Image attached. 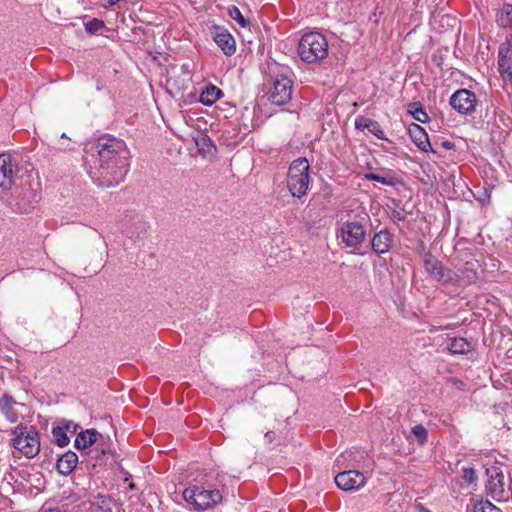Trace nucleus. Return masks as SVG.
I'll list each match as a JSON object with an SVG mask.
<instances>
[{
    "mask_svg": "<svg viewBox=\"0 0 512 512\" xmlns=\"http://www.w3.org/2000/svg\"><path fill=\"white\" fill-rule=\"evenodd\" d=\"M83 151L85 169L98 187L123 182L130 169V151L122 139L105 134L87 142Z\"/></svg>",
    "mask_w": 512,
    "mask_h": 512,
    "instance_id": "obj_1",
    "label": "nucleus"
},
{
    "mask_svg": "<svg viewBox=\"0 0 512 512\" xmlns=\"http://www.w3.org/2000/svg\"><path fill=\"white\" fill-rule=\"evenodd\" d=\"M30 178L31 175L17 167L11 155H0V187L4 190H13V207L19 213H28L33 204L38 202L39 196L32 188Z\"/></svg>",
    "mask_w": 512,
    "mask_h": 512,
    "instance_id": "obj_2",
    "label": "nucleus"
},
{
    "mask_svg": "<svg viewBox=\"0 0 512 512\" xmlns=\"http://www.w3.org/2000/svg\"><path fill=\"white\" fill-rule=\"evenodd\" d=\"M292 74V70L286 65L277 62L268 64L267 75L272 81V88L268 93L271 103L281 106L291 100L293 91Z\"/></svg>",
    "mask_w": 512,
    "mask_h": 512,
    "instance_id": "obj_3",
    "label": "nucleus"
},
{
    "mask_svg": "<svg viewBox=\"0 0 512 512\" xmlns=\"http://www.w3.org/2000/svg\"><path fill=\"white\" fill-rule=\"evenodd\" d=\"M297 51L303 62L318 63L328 55V41L318 32H307L299 40Z\"/></svg>",
    "mask_w": 512,
    "mask_h": 512,
    "instance_id": "obj_4",
    "label": "nucleus"
},
{
    "mask_svg": "<svg viewBox=\"0 0 512 512\" xmlns=\"http://www.w3.org/2000/svg\"><path fill=\"white\" fill-rule=\"evenodd\" d=\"M309 169V162L304 157H300L290 164L287 188L293 197L300 199L306 195L310 183Z\"/></svg>",
    "mask_w": 512,
    "mask_h": 512,
    "instance_id": "obj_5",
    "label": "nucleus"
},
{
    "mask_svg": "<svg viewBox=\"0 0 512 512\" xmlns=\"http://www.w3.org/2000/svg\"><path fill=\"white\" fill-rule=\"evenodd\" d=\"M12 432L15 437L11 440V445L25 457L33 458L39 453L40 438L36 427L19 424Z\"/></svg>",
    "mask_w": 512,
    "mask_h": 512,
    "instance_id": "obj_6",
    "label": "nucleus"
},
{
    "mask_svg": "<svg viewBox=\"0 0 512 512\" xmlns=\"http://www.w3.org/2000/svg\"><path fill=\"white\" fill-rule=\"evenodd\" d=\"M370 217L366 212H361L353 219L347 220L341 227L342 242L350 248H357L366 239V224Z\"/></svg>",
    "mask_w": 512,
    "mask_h": 512,
    "instance_id": "obj_7",
    "label": "nucleus"
},
{
    "mask_svg": "<svg viewBox=\"0 0 512 512\" xmlns=\"http://www.w3.org/2000/svg\"><path fill=\"white\" fill-rule=\"evenodd\" d=\"M184 500L193 505L197 511H205L219 504L222 499V493L218 489H206L200 486L187 487L183 491Z\"/></svg>",
    "mask_w": 512,
    "mask_h": 512,
    "instance_id": "obj_8",
    "label": "nucleus"
},
{
    "mask_svg": "<svg viewBox=\"0 0 512 512\" xmlns=\"http://www.w3.org/2000/svg\"><path fill=\"white\" fill-rule=\"evenodd\" d=\"M123 234L134 244L142 243L147 236L149 224L134 211L125 213L121 220Z\"/></svg>",
    "mask_w": 512,
    "mask_h": 512,
    "instance_id": "obj_9",
    "label": "nucleus"
},
{
    "mask_svg": "<svg viewBox=\"0 0 512 512\" xmlns=\"http://www.w3.org/2000/svg\"><path fill=\"white\" fill-rule=\"evenodd\" d=\"M423 265L425 271L439 284L447 285L457 282V275L451 269L444 267L432 253H425Z\"/></svg>",
    "mask_w": 512,
    "mask_h": 512,
    "instance_id": "obj_10",
    "label": "nucleus"
},
{
    "mask_svg": "<svg viewBox=\"0 0 512 512\" xmlns=\"http://www.w3.org/2000/svg\"><path fill=\"white\" fill-rule=\"evenodd\" d=\"M449 104L461 115H472L476 111L478 99L476 94L468 89L456 90L449 99Z\"/></svg>",
    "mask_w": 512,
    "mask_h": 512,
    "instance_id": "obj_11",
    "label": "nucleus"
},
{
    "mask_svg": "<svg viewBox=\"0 0 512 512\" xmlns=\"http://www.w3.org/2000/svg\"><path fill=\"white\" fill-rule=\"evenodd\" d=\"M488 480L486 483L487 493L496 501L508 499V494L504 489V474L498 467H491L486 470Z\"/></svg>",
    "mask_w": 512,
    "mask_h": 512,
    "instance_id": "obj_12",
    "label": "nucleus"
},
{
    "mask_svg": "<svg viewBox=\"0 0 512 512\" xmlns=\"http://www.w3.org/2000/svg\"><path fill=\"white\" fill-rule=\"evenodd\" d=\"M497 64L504 83L512 86V38L499 46Z\"/></svg>",
    "mask_w": 512,
    "mask_h": 512,
    "instance_id": "obj_13",
    "label": "nucleus"
},
{
    "mask_svg": "<svg viewBox=\"0 0 512 512\" xmlns=\"http://www.w3.org/2000/svg\"><path fill=\"white\" fill-rule=\"evenodd\" d=\"M367 482V477L358 470H347L335 476L337 487L343 491H356L362 488Z\"/></svg>",
    "mask_w": 512,
    "mask_h": 512,
    "instance_id": "obj_14",
    "label": "nucleus"
},
{
    "mask_svg": "<svg viewBox=\"0 0 512 512\" xmlns=\"http://www.w3.org/2000/svg\"><path fill=\"white\" fill-rule=\"evenodd\" d=\"M408 133L412 140V142L423 152L431 151L435 153L432 149L428 134L426 131L416 123H412L408 127Z\"/></svg>",
    "mask_w": 512,
    "mask_h": 512,
    "instance_id": "obj_15",
    "label": "nucleus"
},
{
    "mask_svg": "<svg viewBox=\"0 0 512 512\" xmlns=\"http://www.w3.org/2000/svg\"><path fill=\"white\" fill-rule=\"evenodd\" d=\"M213 39L218 47L227 56H231L236 51V42L233 36L225 29L216 28Z\"/></svg>",
    "mask_w": 512,
    "mask_h": 512,
    "instance_id": "obj_16",
    "label": "nucleus"
},
{
    "mask_svg": "<svg viewBox=\"0 0 512 512\" xmlns=\"http://www.w3.org/2000/svg\"><path fill=\"white\" fill-rule=\"evenodd\" d=\"M392 243L393 238L391 233L387 229H384L374 234L371 240V247L376 254L380 255L387 253Z\"/></svg>",
    "mask_w": 512,
    "mask_h": 512,
    "instance_id": "obj_17",
    "label": "nucleus"
},
{
    "mask_svg": "<svg viewBox=\"0 0 512 512\" xmlns=\"http://www.w3.org/2000/svg\"><path fill=\"white\" fill-rule=\"evenodd\" d=\"M99 439L104 440L103 435L98 433L95 429H87L78 433L74 446L78 450H84L94 444H99Z\"/></svg>",
    "mask_w": 512,
    "mask_h": 512,
    "instance_id": "obj_18",
    "label": "nucleus"
},
{
    "mask_svg": "<svg viewBox=\"0 0 512 512\" xmlns=\"http://www.w3.org/2000/svg\"><path fill=\"white\" fill-rule=\"evenodd\" d=\"M78 456L74 451H67L57 459L56 469L62 475H69L77 466Z\"/></svg>",
    "mask_w": 512,
    "mask_h": 512,
    "instance_id": "obj_19",
    "label": "nucleus"
},
{
    "mask_svg": "<svg viewBox=\"0 0 512 512\" xmlns=\"http://www.w3.org/2000/svg\"><path fill=\"white\" fill-rule=\"evenodd\" d=\"M91 512H120L115 501L109 497L98 494L91 503Z\"/></svg>",
    "mask_w": 512,
    "mask_h": 512,
    "instance_id": "obj_20",
    "label": "nucleus"
},
{
    "mask_svg": "<svg viewBox=\"0 0 512 512\" xmlns=\"http://www.w3.org/2000/svg\"><path fill=\"white\" fill-rule=\"evenodd\" d=\"M193 140L198 149V152L203 156L211 155L216 151V147L213 144L211 138L204 132L198 131Z\"/></svg>",
    "mask_w": 512,
    "mask_h": 512,
    "instance_id": "obj_21",
    "label": "nucleus"
},
{
    "mask_svg": "<svg viewBox=\"0 0 512 512\" xmlns=\"http://www.w3.org/2000/svg\"><path fill=\"white\" fill-rule=\"evenodd\" d=\"M447 349L453 355L460 354L464 355L469 353L473 349V345L470 341L463 337H455L450 339Z\"/></svg>",
    "mask_w": 512,
    "mask_h": 512,
    "instance_id": "obj_22",
    "label": "nucleus"
},
{
    "mask_svg": "<svg viewBox=\"0 0 512 512\" xmlns=\"http://www.w3.org/2000/svg\"><path fill=\"white\" fill-rule=\"evenodd\" d=\"M223 92L214 85L207 86L199 96V102L204 106L213 105L221 96Z\"/></svg>",
    "mask_w": 512,
    "mask_h": 512,
    "instance_id": "obj_23",
    "label": "nucleus"
},
{
    "mask_svg": "<svg viewBox=\"0 0 512 512\" xmlns=\"http://www.w3.org/2000/svg\"><path fill=\"white\" fill-rule=\"evenodd\" d=\"M496 22L499 26L507 28L512 26V5L504 4L497 13Z\"/></svg>",
    "mask_w": 512,
    "mask_h": 512,
    "instance_id": "obj_24",
    "label": "nucleus"
},
{
    "mask_svg": "<svg viewBox=\"0 0 512 512\" xmlns=\"http://www.w3.org/2000/svg\"><path fill=\"white\" fill-rule=\"evenodd\" d=\"M408 112L413 116V118L420 123H427L430 121V117L423 109V106L420 102H412L408 105Z\"/></svg>",
    "mask_w": 512,
    "mask_h": 512,
    "instance_id": "obj_25",
    "label": "nucleus"
},
{
    "mask_svg": "<svg viewBox=\"0 0 512 512\" xmlns=\"http://www.w3.org/2000/svg\"><path fill=\"white\" fill-rule=\"evenodd\" d=\"M52 435L54 443L59 447H65L70 442L67 432L62 428L59 422L55 426H53Z\"/></svg>",
    "mask_w": 512,
    "mask_h": 512,
    "instance_id": "obj_26",
    "label": "nucleus"
},
{
    "mask_svg": "<svg viewBox=\"0 0 512 512\" xmlns=\"http://www.w3.org/2000/svg\"><path fill=\"white\" fill-rule=\"evenodd\" d=\"M461 279L466 285L474 283L477 279V270L473 262H466L462 269Z\"/></svg>",
    "mask_w": 512,
    "mask_h": 512,
    "instance_id": "obj_27",
    "label": "nucleus"
},
{
    "mask_svg": "<svg viewBox=\"0 0 512 512\" xmlns=\"http://www.w3.org/2000/svg\"><path fill=\"white\" fill-rule=\"evenodd\" d=\"M473 512H502V510L489 500H480L474 504Z\"/></svg>",
    "mask_w": 512,
    "mask_h": 512,
    "instance_id": "obj_28",
    "label": "nucleus"
},
{
    "mask_svg": "<svg viewBox=\"0 0 512 512\" xmlns=\"http://www.w3.org/2000/svg\"><path fill=\"white\" fill-rule=\"evenodd\" d=\"M412 434L415 436L419 444L423 445L427 442L428 431L422 424L415 425L412 428Z\"/></svg>",
    "mask_w": 512,
    "mask_h": 512,
    "instance_id": "obj_29",
    "label": "nucleus"
},
{
    "mask_svg": "<svg viewBox=\"0 0 512 512\" xmlns=\"http://www.w3.org/2000/svg\"><path fill=\"white\" fill-rule=\"evenodd\" d=\"M228 15L230 16V18L235 20L241 27L244 28L248 25L247 20L244 18V16L242 15V13L238 7H236V6L230 7L228 9Z\"/></svg>",
    "mask_w": 512,
    "mask_h": 512,
    "instance_id": "obj_30",
    "label": "nucleus"
},
{
    "mask_svg": "<svg viewBox=\"0 0 512 512\" xmlns=\"http://www.w3.org/2000/svg\"><path fill=\"white\" fill-rule=\"evenodd\" d=\"M105 24L102 20L93 18L85 23V30L90 34H96L102 28H104Z\"/></svg>",
    "mask_w": 512,
    "mask_h": 512,
    "instance_id": "obj_31",
    "label": "nucleus"
},
{
    "mask_svg": "<svg viewBox=\"0 0 512 512\" xmlns=\"http://www.w3.org/2000/svg\"><path fill=\"white\" fill-rule=\"evenodd\" d=\"M374 121L375 120H373V119L359 115L355 119V128L357 130H361V131H363L365 129L369 130L371 128V125H374Z\"/></svg>",
    "mask_w": 512,
    "mask_h": 512,
    "instance_id": "obj_32",
    "label": "nucleus"
},
{
    "mask_svg": "<svg viewBox=\"0 0 512 512\" xmlns=\"http://www.w3.org/2000/svg\"><path fill=\"white\" fill-rule=\"evenodd\" d=\"M58 422L62 426V428L67 432V434H75L77 433V430L80 428L79 424L71 420L62 419Z\"/></svg>",
    "mask_w": 512,
    "mask_h": 512,
    "instance_id": "obj_33",
    "label": "nucleus"
},
{
    "mask_svg": "<svg viewBox=\"0 0 512 512\" xmlns=\"http://www.w3.org/2000/svg\"><path fill=\"white\" fill-rule=\"evenodd\" d=\"M15 403L12 397L8 395H4L0 401L1 410L8 416L10 410L12 409V405Z\"/></svg>",
    "mask_w": 512,
    "mask_h": 512,
    "instance_id": "obj_34",
    "label": "nucleus"
},
{
    "mask_svg": "<svg viewBox=\"0 0 512 512\" xmlns=\"http://www.w3.org/2000/svg\"><path fill=\"white\" fill-rule=\"evenodd\" d=\"M377 182L383 185L395 186L400 183V180L396 176L388 174L386 176L379 175Z\"/></svg>",
    "mask_w": 512,
    "mask_h": 512,
    "instance_id": "obj_35",
    "label": "nucleus"
},
{
    "mask_svg": "<svg viewBox=\"0 0 512 512\" xmlns=\"http://www.w3.org/2000/svg\"><path fill=\"white\" fill-rule=\"evenodd\" d=\"M369 132L380 140L391 142L388 138H386L384 131L381 129L377 121H374V125H371Z\"/></svg>",
    "mask_w": 512,
    "mask_h": 512,
    "instance_id": "obj_36",
    "label": "nucleus"
},
{
    "mask_svg": "<svg viewBox=\"0 0 512 512\" xmlns=\"http://www.w3.org/2000/svg\"><path fill=\"white\" fill-rule=\"evenodd\" d=\"M462 472L463 479L467 484H472L477 478L476 472L473 468H463Z\"/></svg>",
    "mask_w": 512,
    "mask_h": 512,
    "instance_id": "obj_37",
    "label": "nucleus"
},
{
    "mask_svg": "<svg viewBox=\"0 0 512 512\" xmlns=\"http://www.w3.org/2000/svg\"><path fill=\"white\" fill-rule=\"evenodd\" d=\"M110 439L107 438L104 440H101L99 439V444H96V449L98 450V448H100V451H101V454H106V453H110L111 449H110Z\"/></svg>",
    "mask_w": 512,
    "mask_h": 512,
    "instance_id": "obj_38",
    "label": "nucleus"
},
{
    "mask_svg": "<svg viewBox=\"0 0 512 512\" xmlns=\"http://www.w3.org/2000/svg\"><path fill=\"white\" fill-rule=\"evenodd\" d=\"M406 215H407V212L404 208L394 209L391 212L392 219L398 220V221H405Z\"/></svg>",
    "mask_w": 512,
    "mask_h": 512,
    "instance_id": "obj_39",
    "label": "nucleus"
},
{
    "mask_svg": "<svg viewBox=\"0 0 512 512\" xmlns=\"http://www.w3.org/2000/svg\"><path fill=\"white\" fill-rule=\"evenodd\" d=\"M275 432L274 431H268L264 435V440L267 444H271L275 440Z\"/></svg>",
    "mask_w": 512,
    "mask_h": 512,
    "instance_id": "obj_40",
    "label": "nucleus"
},
{
    "mask_svg": "<svg viewBox=\"0 0 512 512\" xmlns=\"http://www.w3.org/2000/svg\"><path fill=\"white\" fill-rule=\"evenodd\" d=\"M366 179L367 180H370V181H376L378 180V177H379V174H376V173H373V172H370V173H367L365 175Z\"/></svg>",
    "mask_w": 512,
    "mask_h": 512,
    "instance_id": "obj_41",
    "label": "nucleus"
},
{
    "mask_svg": "<svg viewBox=\"0 0 512 512\" xmlns=\"http://www.w3.org/2000/svg\"><path fill=\"white\" fill-rule=\"evenodd\" d=\"M443 147L446 148V149H452L454 147V144L450 141H444L442 143Z\"/></svg>",
    "mask_w": 512,
    "mask_h": 512,
    "instance_id": "obj_42",
    "label": "nucleus"
},
{
    "mask_svg": "<svg viewBox=\"0 0 512 512\" xmlns=\"http://www.w3.org/2000/svg\"><path fill=\"white\" fill-rule=\"evenodd\" d=\"M419 512H431L428 508L424 507L423 505H419Z\"/></svg>",
    "mask_w": 512,
    "mask_h": 512,
    "instance_id": "obj_43",
    "label": "nucleus"
},
{
    "mask_svg": "<svg viewBox=\"0 0 512 512\" xmlns=\"http://www.w3.org/2000/svg\"><path fill=\"white\" fill-rule=\"evenodd\" d=\"M129 488L132 489V490L135 489V484L134 483H130L129 484Z\"/></svg>",
    "mask_w": 512,
    "mask_h": 512,
    "instance_id": "obj_44",
    "label": "nucleus"
},
{
    "mask_svg": "<svg viewBox=\"0 0 512 512\" xmlns=\"http://www.w3.org/2000/svg\"><path fill=\"white\" fill-rule=\"evenodd\" d=\"M61 138H68L66 133H62Z\"/></svg>",
    "mask_w": 512,
    "mask_h": 512,
    "instance_id": "obj_45",
    "label": "nucleus"
}]
</instances>
